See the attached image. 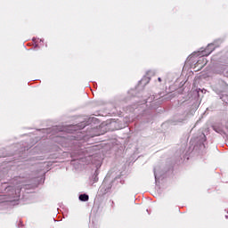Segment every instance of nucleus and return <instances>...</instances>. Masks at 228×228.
<instances>
[{"instance_id":"f03ea898","label":"nucleus","mask_w":228,"mask_h":228,"mask_svg":"<svg viewBox=\"0 0 228 228\" xmlns=\"http://www.w3.org/2000/svg\"><path fill=\"white\" fill-rule=\"evenodd\" d=\"M213 53V50H211V45H208L206 47L205 51L202 52L203 56H209V54Z\"/></svg>"},{"instance_id":"7ed1b4c3","label":"nucleus","mask_w":228,"mask_h":228,"mask_svg":"<svg viewBox=\"0 0 228 228\" xmlns=\"http://www.w3.org/2000/svg\"><path fill=\"white\" fill-rule=\"evenodd\" d=\"M89 197L87 194H81L79 196V200H81L82 202H87Z\"/></svg>"},{"instance_id":"f257e3e1","label":"nucleus","mask_w":228,"mask_h":228,"mask_svg":"<svg viewBox=\"0 0 228 228\" xmlns=\"http://www.w3.org/2000/svg\"><path fill=\"white\" fill-rule=\"evenodd\" d=\"M206 65H208V59L204 58V56L200 57L196 62V67H200V69H203Z\"/></svg>"},{"instance_id":"20e7f679","label":"nucleus","mask_w":228,"mask_h":228,"mask_svg":"<svg viewBox=\"0 0 228 228\" xmlns=\"http://www.w3.org/2000/svg\"><path fill=\"white\" fill-rule=\"evenodd\" d=\"M158 81H159V83H161V77H159V78H158Z\"/></svg>"}]
</instances>
